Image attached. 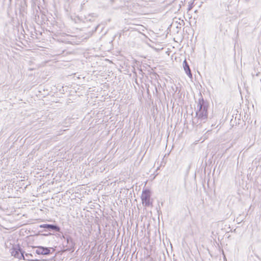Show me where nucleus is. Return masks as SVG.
Returning a JSON list of instances; mask_svg holds the SVG:
<instances>
[{
	"label": "nucleus",
	"instance_id": "obj_1",
	"mask_svg": "<svg viewBox=\"0 0 261 261\" xmlns=\"http://www.w3.org/2000/svg\"><path fill=\"white\" fill-rule=\"evenodd\" d=\"M208 103L202 98L199 99L197 103L198 110L196 112V117L193 119V124L197 126L206 122L208 117L207 108Z\"/></svg>",
	"mask_w": 261,
	"mask_h": 261
},
{
	"label": "nucleus",
	"instance_id": "obj_2",
	"mask_svg": "<svg viewBox=\"0 0 261 261\" xmlns=\"http://www.w3.org/2000/svg\"><path fill=\"white\" fill-rule=\"evenodd\" d=\"M33 248H36L35 252L38 255H47L52 254L55 251V249L52 247H46L41 246H33Z\"/></svg>",
	"mask_w": 261,
	"mask_h": 261
},
{
	"label": "nucleus",
	"instance_id": "obj_3",
	"mask_svg": "<svg viewBox=\"0 0 261 261\" xmlns=\"http://www.w3.org/2000/svg\"><path fill=\"white\" fill-rule=\"evenodd\" d=\"M151 192L148 189L143 191L141 195V200L143 204L145 206H152V202L150 201Z\"/></svg>",
	"mask_w": 261,
	"mask_h": 261
},
{
	"label": "nucleus",
	"instance_id": "obj_4",
	"mask_svg": "<svg viewBox=\"0 0 261 261\" xmlns=\"http://www.w3.org/2000/svg\"><path fill=\"white\" fill-rule=\"evenodd\" d=\"M64 239L66 240V244L65 246L66 249L65 251L73 252L74 251V246L75 243H74L73 239L69 236L66 237L63 236Z\"/></svg>",
	"mask_w": 261,
	"mask_h": 261
},
{
	"label": "nucleus",
	"instance_id": "obj_5",
	"mask_svg": "<svg viewBox=\"0 0 261 261\" xmlns=\"http://www.w3.org/2000/svg\"><path fill=\"white\" fill-rule=\"evenodd\" d=\"M24 253L25 251H23L18 245L13 246L11 250L12 255L19 259L23 257V254Z\"/></svg>",
	"mask_w": 261,
	"mask_h": 261
},
{
	"label": "nucleus",
	"instance_id": "obj_6",
	"mask_svg": "<svg viewBox=\"0 0 261 261\" xmlns=\"http://www.w3.org/2000/svg\"><path fill=\"white\" fill-rule=\"evenodd\" d=\"M40 227L45 228L49 230H54L56 232H60L61 229L59 226L50 224H42L40 225Z\"/></svg>",
	"mask_w": 261,
	"mask_h": 261
},
{
	"label": "nucleus",
	"instance_id": "obj_7",
	"mask_svg": "<svg viewBox=\"0 0 261 261\" xmlns=\"http://www.w3.org/2000/svg\"><path fill=\"white\" fill-rule=\"evenodd\" d=\"M183 68L187 75L190 78L192 77V74L190 66L186 59L183 62Z\"/></svg>",
	"mask_w": 261,
	"mask_h": 261
},
{
	"label": "nucleus",
	"instance_id": "obj_8",
	"mask_svg": "<svg viewBox=\"0 0 261 261\" xmlns=\"http://www.w3.org/2000/svg\"><path fill=\"white\" fill-rule=\"evenodd\" d=\"M33 255L31 253H24L23 254V257H22V259L25 260L29 261H39V259H33Z\"/></svg>",
	"mask_w": 261,
	"mask_h": 261
},
{
	"label": "nucleus",
	"instance_id": "obj_9",
	"mask_svg": "<svg viewBox=\"0 0 261 261\" xmlns=\"http://www.w3.org/2000/svg\"><path fill=\"white\" fill-rule=\"evenodd\" d=\"M191 9H192V6H189V8H188V11L191 10Z\"/></svg>",
	"mask_w": 261,
	"mask_h": 261
}]
</instances>
